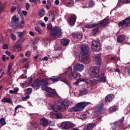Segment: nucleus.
Instances as JSON below:
<instances>
[{"mask_svg":"<svg viewBox=\"0 0 130 130\" xmlns=\"http://www.w3.org/2000/svg\"><path fill=\"white\" fill-rule=\"evenodd\" d=\"M22 107H23L21 105H18L15 107L14 115H16V112H17V109H18V108H22Z\"/></svg>","mask_w":130,"mask_h":130,"instance_id":"44","label":"nucleus"},{"mask_svg":"<svg viewBox=\"0 0 130 130\" xmlns=\"http://www.w3.org/2000/svg\"><path fill=\"white\" fill-rule=\"evenodd\" d=\"M32 81L33 80L32 79V78L29 77L26 80V83H27L28 84H31V83H32Z\"/></svg>","mask_w":130,"mask_h":130,"instance_id":"42","label":"nucleus"},{"mask_svg":"<svg viewBox=\"0 0 130 130\" xmlns=\"http://www.w3.org/2000/svg\"><path fill=\"white\" fill-rule=\"evenodd\" d=\"M40 124L42 126L45 127L46 126H48V120L46 119L45 118H42L40 120Z\"/></svg>","mask_w":130,"mask_h":130,"instance_id":"17","label":"nucleus"},{"mask_svg":"<svg viewBox=\"0 0 130 130\" xmlns=\"http://www.w3.org/2000/svg\"><path fill=\"white\" fill-rule=\"evenodd\" d=\"M25 39H22V38H21L19 40L17 41V42L18 43H20V44H22V43H23Z\"/></svg>","mask_w":130,"mask_h":130,"instance_id":"47","label":"nucleus"},{"mask_svg":"<svg viewBox=\"0 0 130 130\" xmlns=\"http://www.w3.org/2000/svg\"><path fill=\"white\" fill-rule=\"evenodd\" d=\"M55 4L57 6H58V5H59V0H55Z\"/></svg>","mask_w":130,"mask_h":130,"instance_id":"62","label":"nucleus"},{"mask_svg":"<svg viewBox=\"0 0 130 130\" xmlns=\"http://www.w3.org/2000/svg\"><path fill=\"white\" fill-rule=\"evenodd\" d=\"M25 56H26L27 57H29V56H30V55H31V51H27L25 52Z\"/></svg>","mask_w":130,"mask_h":130,"instance_id":"43","label":"nucleus"},{"mask_svg":"<svg viewBox=\"0 0 130 130\" xmlns=\"http://www.w3.org/2000/svg\"><path fill=\"white\" fill-rule=\"evenodd\" d=\"M47 29L51 30L50 34L55 38H58L61 36V29L58 26H55L52 28V25L49 23L47 25Z\"/></svg>","mask_w":130,"mask_h":130,"instance_id":"3","label":"nucleus"},{"mask_svg":"<svg viewBox=\"0 0 130 130\" xmlns=\"http://www.w3.org/2000/svg\"><path fill=\"white\" fill-rule=\"evenodd\" d=\"M81 82H84V83H85V84H89V83L92 84L93 83V80H88L85 78H80L76 81L77 85H78V84H79V83Z\"/></svg>","mask_w":130,"mask_h":130,"instance_id":"14","label":"nucleus"},{"mask_svg":"<svg viewBox=\"0 0 130 130\" xmlns=\"http://www.w3.org/2000/svg\"><path fill=\"white\" fill-rule=\"evenodd\" d=\"M94 6V2L92 0H90L89 2V7H92Z\"/></svg>","mask_w":130,"mask_h":130,"instance_id":"53","label":"nucleus"},{"mask_svg":"<svg viewBox=\"0 0 130 130\" xmlns=\"http://www.w3.org/2000/svg\"><path fill=\"white\" fill-rule=\"evenodd\" d=\"M1 101L2 102H4V103H10V104H13V101L10 98H4L1 100Z\"/></svg>","mask_w":130,"mask_h":130,"instance_id":"28","label":"nucleus"},{"mask_svg":"<svg viewBox=\"0 0 130 130\" xmlns=\"http://www.w3.org/2000/svg\"><path fill=\"white\" fill-rule=\"evenodd\" d=\"M89 102H81L79 103L76 106L73 107L71 109L72 111L76 112V111H81L84 109L87 105H89Z\"/></svg>","mask_w":130,"mask_h":130,"instance_id":"6","label":"nucleus"},{"mask_svg":"<svg viewBox=\"0 0 130 130\" xmlns=\"http://www.w3.org/2000/svg\"><path fill=\"white\" fill-rule=\"evenodd\" d=\"M121 2L124 4H130V0H122Z\"/></svg>","mask_w":130,"mask_h":130,"instance_id":"54","label":"nucleus"},{"mask_svg":"<svg viewBox=\"0 0 130 130\" xmlns=\"http://www.w3.org/2000/svg\"><path fill=\"white\" fill-rule=\"evenodd\" d=\"M100 41L99 40L93 41L92 42L91 49L92 51H99L100 50Z\"/></svg>","mask_w":130,"mask_h":130,"instance_id":"7","label":"nucleus"},{"mask_svg":"<svg viewBox=\"0 0 130 130\" xmlns=\"http://www.w3.org/2000/svg\"><path fill=\"white\" fill-rule=\"evenodd\" d=\"M127 73H128V75H130V68H128L126 69Z\"/></svg>","mask_w":130,"mask_h":130,"instance_id":"64","label":"nucleus"},{"mask_svg":"<svg viewBox=\"0 0 130 130\" xmlns=\"http://www.w3.org/2000/svg\"><path fill=\"white\" fill-rule=\"evenodd\" d=\"M22 14L24 15V16H27L28 13L26 11H22Z\"/></svg>","mask_w":130,"mask_h":130,"instance_id":"57","label":"nucleus"},{"mask_svg":"<svg viewBox=\"0 0 130 130\" xmlns=\"http://www.w3.org/2000/svg\"><path fill=\"white\" fill-rule=\"evenodd\" d=\"M124 39H125V37L123 35H120L118 36L117 41L118 42V43L122 42L123 41H124Z\"/></svg>","mask_w":130,"mask_h":130,"instance_id":"26","label":"nucleus"},{"mask_svg":"<svg viewBox=\"0 0 130 130\" xmlns=\"http://www.w3.org/2000/svg\"><path fill=\"white\" fill-rule=\"evenodd\" d=\"M11 38L13 41H16V39H17V36H16L14 33L11 34Z\"/></svg>","mask_w":130,"mask_h":130,"instance_id":"41","label":"nucleus"},{"mask_svg":"<svg viewBox=\"0 0 130 130\" xmlns=\"http://www.w3.org/2000/svg\"><path fill=\"white\" fill-rule=\"evenodd\" d=\"M25 8L26 9V11H28L29 9H30V4H29L28 3H26L25 4Z\"/></svg>","mask_w":130,"mask_h":130,"instance_id":"49","label":"nucleus"},{"mask_svg":"<svg viewBox=\"0 0 130 130\" xmlns=\"http://www.w3.org/2000/svg\"><path fill=\"white\" fill-rule=\"evenodd\" d=\"M13 62H11L9 63L8 67V73L10 76H11V74L13 73Z\"/></svg>","mask_w":130,"mask_h":130,"instance_id":"25","label":"nucleus"},{"mask_svg":"<svg viewBox=\"0 0 130 130\" xmlns=\"http://www.w3.org/2000/svg\"><path fill=\"white\" fill-rule=\"evenodd\" d=\"M47 5L46 6V8L47 10H49L51 8V2L47 3Z\"/></svg>","mask_w":130,"mask_h":130,"instance_id":"46","label":"nucleus"},{"mask_svg":"<svg viewBox=\"0 0 130 130\" xmlns=\"http://www.w3.org/2000/svg\"><path fill=\"white\" fill-rule=\"evenodd\" d=\"M17 34L18 37H20V38H23V37L25 36V30H23L22 32L17 31Z\"/></svg>","mask_w":130,"mask_h":130,"instance_id":"31","label":"nucleus"},{"mask_svg":"<svg viewBox=\"0 0 130 130\" xmlns=\"http://www.w3.org/2000/svg\"><path fill=\"white\" fill-rule=\"evenodd\" d=\"M86 117H87V115L86 114H82L81 115V119L84 120V119H85Z\"/></svg>","mask_w":130,"mask_h":130,"instance_id":"50","label":"nucleus"},{"mask_svg":"<svg viewBox=\"0 0 130 130\" xmlns=\"http://www.w3.org/2000/svg\"><path fill=\"white\" fill-rule=\"evenodd\" d=\"M76 20L77 16H76V15H72L69 20V24L70 26H74V25H75V23H76Z\"/></svg>","mask_w":130,"mask_h":130,"instance_id":"15","label":"nucleus"},{"mask_svg":"<svg viewBox=\"0 0 130 130\" xmlns=\"http://www.w3.org/2000/svg\"><path fill=\"white\" fill-rule=\"evenodd\" d=\"M26 77V75H25V74H22V75H21V76H20V78H21V79H25Z\"/></svg>","mask_w":130,"mask_h":130,"instance_id":"61","label":"nucleus"},{"mask_svg":"<svg viewBox=\"0 0 130 130\" xmlns=\"http://www.w3.org/2000/svg\"><path fill=\"white\" fill-rule=\"evenodd\" d=\"M12 23L13 26L14 25H17V24L19 23V18H17V17H16L15 16H14L13 17H12Z\"/></svg>","mask_w":130,"mask_h":130,"instance_id":"29","label":"nucleus"},{"mask_svg":"<svg viewBox=\"0 0 130 130\" xmlns=\"http://www.w3.org/2000/svg\"><path fill=\"white\" fill-rule=\"evenodd\" d=\"M32 126L33 127L32 129H34L37 127V124H34Z\"/></svg>","mask_w":130,"mask_h":130,"instance_id":"60","label":"nucleus"},{"mask_svg":"<svg viewBox=\"0 0 130 130\" xmlns=\"http://www.w3.org/2000/svg\"><path fill=\"white\" fill-rule=\"evenodd\" d=\"M109 24V20L108 18H105V19L102 20L100 23V26H107Z\"/></svg>","mask_w":130,"mask_h":130,"instance_id":"22","label":"nucleus"},{"mask_svg":"<svg viewBox=\"0 0 130 130\" xmlns=\"http://www.w3.org/2000/svg\"><path fill=\"white\" fill-rule=\"evenodd\" d=\"M116 109H117V107H112L109 109V112H114V111H116Z\"/></svg>","mask_w":130,"mask_h":130,"instance_id":"39","label":"nucleus"},{"mask_svg":"<svg viewBox=\"0 0 130 130\" xmlns=\"http://www.w3.org/2000/svg\"><path fill=\"white\" fill-rule=\"evenodd\" d=\"M96 25L92 23H89L85 25L86 28H93V27H95Z\"/></svg>","mask_w":130,"mask_h":130,"instance_id":"36","label":"nucleus"},{"mask_svg":"<svg viewBox=\"0 0 130 130\" xmlns=\"http://www.w3.org/2000/svg\"><path fill=\"white\" fill-rule=\"evenodd\" d=\"M0 122L2 124V125H6L7 124V123L6 122V118H2L0 119Z\"/></svg>","mask_w":130,"mask_h":130,"instance_id":"37","label":"nucleus"},{"mask_svg":"<svg viewBox=\"0 0 130 130\" xmlns=\"http://www.w3.org/2000/svg\"><path fill=\"white\" fill-rule=\"evenodd\" d=\"M72 36L75 38L77 41H80V40H82L83 35L82 33L73 34Z\"/></svg>","mask_w":130,"mask_h":130,"instance_id":"19","label":"nucleus"},{"mask_svg":"<svg viewBox=\"0 0 130 130\" xmlns=\"http://www.w3.org/2000/svg\"><path fill=\"white\" fill-rule=\"evenodd\" d=\"M130 23V16L125 20L120 21L119 22V26H123L124 27H127L128 26V24Z\"/></svg>","mask_w":130,"mask_h":130,"instance_id":"13","label":"nucleus"},{"mask_svg":"<svg viewBox=\"0 0 130 130\" xmlns=\"http://www.w3.org/2000/svg\"><path fill=\"white\" fill-rule=\"evenodd\" d=\"M8 47H9V45H8V44H5L3 46V49H8Z\"/></svg>","mask_w":130,"mask_h":130,"instance_id":"51","label":"nucleus"},{"mask_svg":"<svg viewBox=\"0 0 130 130\" xmlns=\"http://www.w3.org/2000/svg\"><path fill=\"white\" fill-rule=\"evenodd\" d=\"M35 29L39 34H42L43 33V30H42V29H41L39 27H36Z\"/></svg>","mask_w":130,"mask_h":130,"instance_id":"35","label":"nucleus"},{"mask_svg":"<svg viewBox=\"0 0 130 130\" xmlns=\"http://www.w3.org/2000/svg\"><path fill=\"white\" fill-rule=\"evenodd\" d=\"M14 91L15 94H17V93H18V91H19V88L15 87L14 88Z\"/></svg>","mask_w":130,"mask_h":130,"instance_id":"55","label":"nucleus"},{"mask_svg":"<svg viewBox=\"0 0 130 130\" xmlns=\"http://www.w3.org/2000/svg\"><path fill=\"white\" fill-rule=\"evenodd\" d=\"M100 71V68L95 67H91L89 69V73L91 76L93 78H98L99 80L101 81V82H106V76L104 75V74L102 73L99 76V71Z\"/></svg>","mask_w":130,"mask_h":130,"instance_id":"2","label":"nucleus"},{"mask_svg":"<svg viewBox=\"0 0 130 130\" xmlns=\"http://www.w3.org/2000/svg\"><path fill=\"white\" fill-rule=\"evenodd\" d=\"M59 102L61 103L60 106H57L56 105H53L51 107V109L56 112L57 110H64L70 105V102L68 100H60Z\"/></svg>","mask_w":130,"mask_h":130,"instance_id":"4","label":"nucleus"},{"mask_svg":"<svg viewBox=\"0 0 130 130\" xmlns=\"http://www.w3.org/2000/svg\"><path fill=\"white\" fill-rule=\"evenodd\" d=\"M29 98H30V95L27 94L25 96L22 97V100L23 101H26V100H27V99H29Z\"/></svg>","mask_w":130,"mask_h":130,"instance_id":"45","label":"nucleus"},{"mask_svg":"<svg viewBox=\"0 0 130 130\" xmlns=\"http://www.w3.org/2000/svg\"><path fill=\"white\" fill-rule=\"evenodd\" d=\"M73 70L77 72H81L84 70V65L83 64L77 63L74 66Z\"/></svg>","mask_w":130,"mask_h":130,"instance_id":"12","label":"nucleus"},{"mask_svg":"<svg viewBox=\"0 0 130 130\" xmlns=\"http://www.w3.org/2000/svg\"><path fill=\"white\" fill-rule=\"evenodd\" d=\"M61 43L63 46H68L70 43V40L68 39H62L61 40Z\"/></svg>","mask_w":130,"mask_h":130,"instance_id":"24","label":"nucleus"},{"mask_svg":"<svg viewBox=\"0 0 130 130\" xmlns=\"http://www.w3.org/2000/svg\"><path fill=\"white\" fill-rule=\"evenodd\" d=\"M17 50V51H21L23 49V47L20 44H16L14 46V51H16V50Z\"/></svg>","mask_w":130,"mask_h":130,"instance_id":"27","label":"nucleus"},{"mask_svg":"<svg viewBox=\"0 0 130 130\" xmlns=\"http://www.w3.org/2000/svg\"><path fill=\"white\" fill-rule=\"evenodd\" d=\"M88 93V89L86 88H83L80 90V95H85Z\"/></svg>","mask_w":130,"mask_h":130,"instance_id":"32","label":"nucleus"},{"mask_svg":"<svg viewBox=\"0 0 130 130\" xmlns=\"http://www.w3.org/2000/svg\"><path fill=\"white\" fill-rule=\"evenodd\" d=\"M74 4H75L74 0H71L70 2L68 4V7H69V8H71L74 6Z\"/></svg>","mask_w":130,"mask_h":130,"instance_id":"40","label":"nucleus"},{"mask_svg":"<svg viewBox=\"0 0 130 130\" xmlns=\"http://www.w3.org/2000/svg\"><path fill=\"white\" fill-rule=\"evenodd\" d=\"M17 12L19 14H21V7L20 6L17 7Z\"/></svg>","mask_w":130,"mask_h":130,"instance_id":"56","label":"nucleus"},{"mask_svg":"<svg viewBox=\"0 0 130 130\" xmlns=\"http://www.w3.org/2000/svg\"><path fill=\"white\" fill-rule=\"evenodd\" d=\"M31 93H32V88H28L27 90V93L30 94Z\"/></svg>","mask_w":130,"mask_h":130,"instance_id":"52","label":"nucleus"},{"mask_svg":"<svg viewBox=\"0 0 130 130\" xmlns=\"http://www.w3.org/2000/svg\"><path fill=\"white\" fill-rule=\"evenodd\" d=\"M95 61L98 66H101L102 61L101 56L100 55H96L95 57Z\"/></svg>","mask_w":130,"mask_h":130,"instance_id":"21","label":"nucleus"},{"mask_svg":"<svg viewBox=\"0 0 130 130\" xmlns=\"http://www.w3.org/2000/svg\"><path fill=\"white\" fill-rule=\"evenodd\" d=\"M99 31V28H95L93 29L92 31V34L93 36H95L96 34L98 33V31Z\"/></svg>","mask_w":130,"mask_h":130,"instance_id":"38","label":"nucleus"},{"mask_svg":"<svg viewBox=\"0 0 130 130\" xmlns=\"http://www.w3.org/2000/svg\"><path fill=\"white\" fill-rule=\"evenodd\" d=\"M2 58H3V61H6V60L7 59V57H6V55H4L3 56Z\"/></svg>","mask_w":130,"mask_h":130,"instance_id":"58","label":"nucleus"},{"mask_svg":"<svg viewBox=\"0 0 130 130\" xmlns=\"http://www.w3.org/2000/svg\"><path fill=\"white\" fill-rule=\"evenodd\" d=\"M16 10H17V7H16L15 6H13L11 8L10 12L11 13H14V12H15Z\"/></svg>","mask_w":130,"mask_h":130,"instance_id":"48","label":"nucleus"},{"mask_svg":"<svg viewBox=\"0 0 130 130\" xmlns=\"http://www.w3.org/2000/svg\"><path fill=\"white\" fill-rule=\"evenodd\" d=\"M103 103L100 104L96 108V111H101L103 109Z\"/></svg>","mask_w":130,"mask_h":130,"instance_id":"33","label":"nucleus"},{"mask_svg":"<svg viewBox=\"0 0 130 130\" xmlns=\"http://www.w3.org/2000/svg\"><path fill=\"white\" fill-rule=\"evenodd\" d=\"M81 49L83 54H88V52H89V47H88V45H81Z\"/></svg>","mask_w":130,"mask_h":130,"instance_id":"16","label":"nucleus"},{"mask_svg":"<svg viewBox=\"0 0 130 130\" xmlns=\"http://www.w3.org/2000/svg\"><path fill=\"white\" fill-rule=\"evenodd\" d=\"M42 86V89L47 92V95L50 97H57V93L54 89L50 87H47L48 86V82L47 80L42 79L41 80H36L34 83L32 84V87H40Z\"/></svg>","mask_w":130,"mask_h":130,"instance_id":"1","label":"nucleus"},{"mask_svg":"<svg viewBox=\"0 0 130 130\" xmlns=\"http://www.w3.org/2000/svg\"><path fill=\"white\" fill-rule=\"evenodd\" d=\"M49 80H51L52 83H56L57 82H59V81H61V82H63V83L66 84V85H68L69 88H71V82L69 80L64 79V78L61 76H52V77L49 78Z\"/></svg>","mask_w":130,"mask_h":130,"instance_id":"5","label":"nucleus"},{"mask_svg":"<svg viewBox=\"0 0 130 130\" xmlns=\"http://www.w3.org/2000/svg\"><path fill=\"white\" fill-rule=\"evenodd\" d=\"M42 27H46V25H45V23L44 22H41L40 24Z\"/></svg>","mask_w":130,"mask_h":130,"instance_id":"59","label":"nucleus"},{"mask_svg":"<svg viewBox=\"0 0 130 130\" xmlns=\"http://www.w3.org/2000/svg\"><path fill=\"white\" fill-rule=\"evenodd\" d=\"M60 126L63 128V129H69V128H73L75 126L74 125V124L72 123V122L70 121H66L62 122Z\"/></svg>","mask_w":130,"mask_h":130,"instance_id":"8","label":"nucleus"},{"mask_svg":"<svg viewBox=\"0 0 130 130\" xmlns=\"http://www.w3.org/2000/svg\"><path fill=\"white\" fill-rule=\"evenodd\" d=\"M65 75H66V76H68V78L70 80H71V79H73V78L75 77L74 74L73 73V68H72V67H69L67 69L65 72Z\"/></svg>","mask_w":130,"mask_h":130,"instance_id":"11","label":"nucleus"},{"mask_svg":"<svg viewBox=\"0 0 130 130\" xmlns=\"http://www.w3.org/2000/svg\"><path fill=\"white\" fill-rule=\"evenodd\" d=\"M50 117H52V118H62V114L60 113L55 112L50 115Z\"/></svg>","mask_w":130,"mask_h":130,"instance_id":"18","label":"nucleus"},{"mask_svg":"<svg viewBox=\"0 0 130 130\" xmlns=\"http://www.w3.org/2000/svg\"><path fill=\"white\" fill-rule=\"evenodd\" d=\"M123 119H124V117H122V118L121 120H119V121L118 122H114V123L111 124V128L112 130H115L116 129V125H117V124L118 125V127L119 128H121L122 126V123L123 122ZM120 123V124H119Z\"/></svg>","mask_w":130,"mask_h":130,"instance_id":"9","label":"nucleus"},{"mask_svg":"<svg viewBox=\"0 0 130 130\" xmlns=\"http://www.w3.org/2000/svg\"><path fill=\"white\" fill-rule=\"evenodd\" d=\"M48 58L47 57H46V56H45V57H44V58H43L42 59V60H48Z\"/></svg>","mask_w":130,"mask_h":130,"instance_id":"63","label":"nucleus"},{"mask_svg":"<svg viewBox=\"0 0 130 130\" xmlns=\"http://www.w3.org/2000/svg\"><path fill=\"white\" fill-rule=\"evenodd\" d=\"M82 62L84 63H89L90 62V56L88 54H83V55L80 58Z\"/></svg>","mask_w":130,"mask_h":130,"instance_id":"10","label":"nucleus"},{"mask_svg":"<svg viewBox=\"0 0 130 130\" xmlns=\"http://www.w3.org/2000/svg\"><path fill=\"white\" fill-rule=\"evenodd\" d=\"M6 6H7V3L3 4V3L0 1V12H3V10L5 9Z\"/></svg>","mask_w":130,"mask_h":130,"instance_id":"34","label":"nucleus"},{"mask_svg":"<svg viewBox=\"0 0 130 130\" xmlns=\"http://www.w3.org/2000/svg\"><path fill=\"white\" fill-rule=\"evenodd\" d=\"M114 98V95L113 94H109L106 96L105 100L106 102H111Z\"/></svg>","mask_w":130,"mask_h":130,"instance_id":"23","label":"nucleus"},{"mask_svg":"<svg viewBox=\"0 0 130 130\" xmlns=\"http://www.w3.org/2000/svg\"><path fill=\"white\" fill-rule=\"evenodd\" d=\"M45 14V11L44 10V9L42 8L39 10V15L41 18H42V17H43Z\"/></svg>","mask_w":130,"mask_h":130,"instance_id":"30","label":"nucleus"},{"mask_svg":"<svg viewBox=\"0 0 130 130\" xmlns=\"http://www.w3.org/2000/svg\"><path fill=\"white\" fill-rule=\"evenodd\" d=\"M96 126V123H90L88 124L85 127L86 130H92Z\"/></svg>","mask_w":130,"mask_h":130,"instance_id":"20","label":"nucleus"}]
</instances>
